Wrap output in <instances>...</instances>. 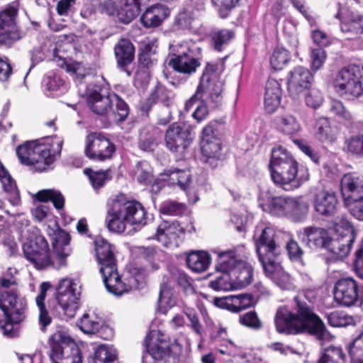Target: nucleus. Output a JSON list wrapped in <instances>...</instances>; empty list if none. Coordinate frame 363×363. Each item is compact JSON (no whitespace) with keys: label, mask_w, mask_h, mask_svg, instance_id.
<instances>
[{"label":"nucleus","mask_w":363,"mask_h":363,"mask_svg":"<svg viewBox=\"0 0 363 363\" xmlns=\"http://www.w3.org/2000/svg\"><path fill=\"white\" fill-rule=\"evenodd\" d=\"M296 313L286 307L279 308L276 313L274 323L279 333H308L322 342H330L334 336L327 330L323 320L312 311L301 296L294 298Z\"/></svg>","instance_id":"f257e3e1"},{"label":"nucleus","mask_w":363,"mask_h":363,"mask_svg":"<svg viewBox=\"0 0 363 363\" xmlns=\"http://www.w3.org/2000/svg\"><path fill=\"white\" fill-rule=\"evenodd\" d=\"M48 233L52 238L53 255H50L48 243L42 235H36L34 240H29L23 244V252L27 260L36 269H43L49 267L60 269L67 264L69 255L68 247L70 236L57 225L48 228Z\"/></svg>","instance_id":"f03ea898"},{"label":"nucleus","mask_w":363,"mask_h":363,"mask_svg":"<svg viewBox=\"0 0 363 363\" xmlns=\"http://www.w3.org/2000/svg\"><path fill=\"white\" fill-rule=\"evenodd\" d=\"M105 221L110 231L121 233L127 224L135 228L146 225L147 213L140 203L119 194L108 200Z\"/></svg>","instance_id":"7ed1b4c3"},{"label":"nucleus","mask_w":363,"mask_h":363,"mask_svg":"<svg viewBox=\"0 0 363 363\" xmlns=\"http://www.w3.org/2000/svg\"><path fill=\"white\" fill-rule=\"evenodd\" d=\"M269 169L274 184L285 191L298 189L309 179L307 169L299 168L296 160L280 146L272 150Z\"/></svg>","instance_id":"20e7f679"},{"label":"nucleus","mask_w":363,"mask_h":363,"mask_svg":"<svg viewBox=\"0 0 363 363\" xmlns=\"http://www.w3.org/2000/svg\"><path fill=\"white\" fill-rule=\"evenodd\" d=\"M63 140L57 137L48 140L45 143L35 140L27 141L16 147V152L20 162L33 165L38 171H43L60 155Z\"/></svg>","instance_id":"39448f33"},{"label":"nucleus","mask_w":363,"mask_h":363,"mask_svg":"<svg viewBox=\"0 0 363 363\" xmlns=\"http://www.w3.org/2000/svg\"><path fill=\"white\" fill-rule=\"evenodd\" d=\"M88 104L91 111L98 115H106L115 121H123L128 114L126 103L116 94H110L108 89L96 85H89L86 90Z\"/></svg>","instance_id":"423d86ee"},{"label":"nucleus","mask_w":363,"mask_h":363,"mask_svg":"<svg viewBox=\"0 0 363 363\" xmlns=\"http://www.w3.org/2000/svg\"><path fill=\"white\" fill-rule=\"evenodd\" d=\"M95 247L99 272L108 291L117 296L128 292L133 286L121 281L111 244L99 238L96 240Z\"/></svg>","instance_id":"0eeeda50"},{"label":"nucleus","mask_w":363,"mask_h":363,"mask_svg":"<svg viewBox=\"0 0 363 363\" xmlns=\"http://www.w3.org/2000/svg\"><path fill=\"white\" fill-rule=\"evenodd\" d=\"M224 69L223 62L207 64L196 93L185 104L186 111H189L199 99L213 103L221 101L223 83L220 75Z\"/></svg>","instance_id":"6e6552de"},{"label":"nucleus","mask_w":363,"mask_h":363,"mask_svg":"<svg viewBox=\"0 0 363 363\" xmlns=\"http://www.w3.org/2000/svg\"><path fill=\"white\" fill-rule=\"evenodd\" d=\"M26 306V301L18 298L16 293L0 297V329L4 336L13 337L17 335L16 325L24 319Z\"/></svg>","instance_id":"1a4fd4ad"},{"label":"nucleus","mask_w":363,"mask_h":363,"mask_svg":"<svg viewBox=\"0 0 363 363\" xmlns=\"http://www.w3.org/2000/svg\"><path fill=\"white\" fill-rule=\"evenodd\" d=\"M345 206L356 219L363 220V177L345 174L340 182Z\"/></svg>","instance_id":"9d476101"},{"label":"nucleus","mask_w":363,"mask_h":363,"mask_svg":"<svg viewBox=\"0 0 363 363\" xmlns=\"http://www.w3.org/2000/svg\"><path fill=\"white\" fill-rule=\"evenodd\" d=\"M50 358L52 363H82V356L67 331L59 330L49 340Z\"/></svg>","instance_id":"9b49d317"},{"label":"nucleus","mask_w":363,"mask_h":363,"mask_svg":"<svg viewBox=\"0 0 363 363\" xmlns=\"http://www.w3.org/2000/svg\"><path fill=\"white\" fill-rule=\"evenodd\" d=\"M334 87L340 96L354 99L363 94V67L350 65L342 69L336 76Z\"/></svg>","instance_id":"f8f14e48"},{"label":"nucleus","mask_w":363,"mask_h":363,"mask_svg":"<svg viewBox=\"0 0 363 363\" xmlns=\"http://www.w3.org/2000/svg\"><path fill=\"white\" fill-rule=\"evenodd\" d=\"M196 50L199 48H191L188 43L172 45L170 52L172 55L169 65L175 71L190 75L195 72L201 62L196 56Z\"/></svg>","instance_id":"ddd939ff"},{"label":"nucleus","mask_w":363,"mask_h":363,"mask_svg":"<svg viewBox=\"0 0 363 363\" xmlns=\"http://www.w3.org/2000/svg\"><path fill=\"white\" fill-rule=\"evenodd\" d=\"M335 237L330 235L326 249L337 257H345L350 251L354 240L353 229L350 223L344 218L335 223Z\"/></svg>","instance_id":"4468645a"},{"label":"nucleus","mask_w":363,"mask_h":363,"mask_svg":"<svg viewBox=\"0 0 363 363\" xmlns=\"http://www.w3.org/2000/svg\"><path fill=\"white\" fill-rule=\"evenodd\" d=\"M335 237L330 235L326 249L337 257H345L350 251L354 240L353 229L350 223L344 218L335 223Z\"/></svg>","instance_id":"2eb2a0df"},{"label":"nucleus","mask_w":363,"mask_h":363,"mask_svg":"<svg viewBox=\"0 0 363 363\" xmlns=\"http://www.w3.org/2000/svg\"><path fill=\"white\" fill-rule=\"evenodd\" d=\"M335 237L330 235L326 249L337 257H345L350 251L354 240L353 229L350 223L344 218L335 223Z\"/></svg>","instance_id":"dca6fc26"},{"label":"nucleus","mask_w":363,"mask_h":363,"mask_svg":"<svg viewBox=\"0 0 363 363\" xmlns=\"http://www.w3.org/2000/svg\"><path fill=\"white\" fill-rule=\"evenodd\" d=\"M80 291L72 279H62L57 289V300L60 308L67 318H73L79 308Z\"/></svg>","instance_id":"f3484780"},{"label":"nucleus","mask_w":363,"mask_h":363,"mask_svg":"<svg viewBox=\"0 0 363 363\" xmlns=\"http://www.w3.org/2000/svg\"><path fill=\"white\" fill-rule=\"evenodd\" d=\"M201 150L203 161L212 167H216L224 157L220 139L210 124L203 129Z\"/></svg>","instance_id":"a211bd4d"},{"label":"nucleus","mask_w":363,"mask_h":363,"mask_svg":"<svg viewBox=\"0 0 363 363\" xmlns=\"http://www.w3.org/2000/svg\"><path fill=\"white\" fill-rule=\"evenodd\" d=\"M114 152V145L102 134L92 133L86 136L84 152L89 159L104 161L110 159Z\"/></svg>","instance_id":"6ab92c4d"},{"label":"nucleus","mask_w":363,"mask_h":363,"mask_svg":"<svg viewBox=\"0 0 363 363\" xmlns=\"http://www.w3.org/2000/svg\"><path fill=\"white\" fill-rule=\"evenodd\" d=\"M217 255L216 270L217 272L232 274L237 267L243 264L248 257V252L243 245L237 246L231 250L221 251L213 250Z\"/></svg>","instance_id":"aec40b11"},{"label":"nucleus","mask_w":363,"mask_h":363,"mask_svg":"<svg viewBox=\"0 0 363 363\" xmlns=\"http://www.w3.org/2000/svg\"><path fill=\"white\" fill-rule=\"evenodd\" d=\"M18 9L9 6L0 13V45L10 46L21 38L16 19Z\"/></svg>","instance_id":"412c9836"},{"label":"nucleus","mask_w":363,"mask_h":363,"mask_svg":"<svg viewBox=\"0 0 363 363\" xmlns=\"http://www.w3.org/2000/svg\"><path fill=\"white\" fill-rule=\"evenodd\" d=\"M165 145L168 150L179 157H182L191 143L190 133L181 125L174 123L171 125L165 133Z\"/></svg>","instance_id":"4be33fe9"},{"label":"nucleus","mask_w":363,"mask_h":363,"mask_svg":"<svg viewBox=\"0 0 363 363\" xmlns=\"http://www.w3.org/2000/svg\"><path fill=\"white\" fill-rule=\"evenodd\" d=\"M313 82V75L308 69L298 66L288 74L287 89L289 96L298 99L303 91L309 89Z\"/></svg>","instance_id":"5701e85b"},{"label":"nucleus","mask_w":363,"mask_h":363,"mask_svg":"<svg viewBox=\"0 0 363 363\" xmlns=\"http://www.w3.org/2000/svg\"><path fill=\"white\" fill-rule=\"evenodd\" d=\"M254 238L258 256L272 255L277 252L279 244L274 228L267 226L260 231L257 229Z\"/></svg>","instance_id":"b1692460"},{"label":"nucleus","mask_w":363,"mask_h":363,"mask_svg":"<svg viewBox=\"0 0 363 363\" xmlns=\"http://www.w3.org/2000/svg\"><path fill=\"white\" fill-rule=\"evenodd\" d=\"M184 233V228L177 221L163 220L157 226L155 238L164 247H177L179 239Z\"/></svg>","instance_id":"393cba45"},{"label":"nucleus","mask_w":363,"mask_h":363,"mask_svg":"<svg viewBox=\"0 0 363 363\" xmlns=\"http://www.w3.org/2000/svg\"><path fill=\"white\" fill-rule=\"evenodd\" d=\"M358 298V288L356 281L352 278L341 279L337 281L334 289V298L337 303L351 306Z\"/></svg>","instance_id":"a878e982"},{"label":"nucleus","mask_w":363,"mask_h":363,"mask_svg":"<svg viewBox=\"0 0 363 363\" xmlns=\"http://www.w3.org/2000/svg\"><path fill=\"white\" fill-rule=\"evenodd\" d=\"M299 240L311 249L326 247L330 238L329 231L318 227L308 226L301 230Z\"/></svg>","instance_id":"bb28decb"},{"label":"nucleus","mask_w":363,"mask_h":363,"mask_svg":"<svg viewBox=\"0 0 363 363\" xmlns=\"http://www.w3.org/2000/svg\"><path fill=\"white\" fill-rule=\"evenodd\" d=\"M282 89L280 83L274 79L267 82L264 96V108L268 113H274L281 104Z\"/></svg>","instance_id":"cd10ccee"},{"label":"nucleus","mask_w":363,"mask_h":363,"mask_svg":"<svg viewBox=\"0 0 363 363\" xmlns=\"http://www.w3.org/2000/svg\"><path fill=\"white\" fill-rule=\"evenodd\" d=\"M146 348L147 352L153 360L152 363H155L154 360L162 359L167 352L169 344L165 340L164 335L159 331H152L148 334L145 339Z\"/></svg>","instance_id":"c85d7f7f"},{"label":"nucleus","mask_w":363,"mask_h":363,"mask_svg":"<svg viewBox=\"0 0 363 363\" xmlns=\"http://www.w3.org/2000/svg\"><path fill=\"white\" fill-rule=\"evenodd\" d=\"M337 204V198L331 191L320 190L315 194L314 209L320 215L328 216L334 214Z\"/></svg>","instance_id":"c756f323"},{"label":"nucleus","mask_w":363,"mask_h":363,"mask_svg":"<svg viewBox=\"0 0 363 363\" xmlns=\"http://www.w3.org/2000/svg\"><path fill=\"white\" fill-rule=\"evenodd\" d=\"M169 13V10L165 6L156 4L148 7L140 20L145 28H155L160 26Z\"/></svg>","instance_id":"7c9ffc66"},{"label":"nucleus","mask_w":363,"mask_h":363,"mask_svg":"<svg viewBox=\"0 0 363 363\" xmlns=\"http://www.w3.org/2000/svg\"><path fill=\"white\" fill-rule=\"evenodd\" d=\"M114 50L118 65L130 76V72L126 69V66L134 59L135 49L133 44L127 39H121L116 45Z\"/></svg>","instance_id":"2f4dec72"},{"label":"nucleus","mask_w":363,"mask_h":363,"mask_svg":"<svg viewBox=\"0 0 363 363\" xmlns=\"http://www.w3.org/2000/svg\"><path fill=\"white\" fill-rule=\"evenodd\" d=\"M338 128L333 125L328 118H319L315 124V135L323 143H333L337 140Z\"/></svg>","instance_id":"473e14b6"},{"label":"nucleus","mask_w":363,"mask_h":363,"mask_svg":"<svg viewBox=\"0 0 363 363\" xmlns=\"http://www.w3.org/2000/svg\"><path fill=\"white\" fill-rule=\"evenodd\" d=\"M140 7V2L139 0H126L120 9H115L113 8L108 9L107 13L109 15L116 13L121 22L128 23L138 15Z\"/></svg>","instance_id":"72a5a7b5"},{"label":"nucleus","mask_w":363,"mask_h":363,"mask_svg":"<svg viewBox=\"0 0 363 363\" xmlns=\"http://www.w3.org/2000/svg\"><path fill=\"white\" fill-rule=\"evenodd\" d=\"M188 267L194 272L201 273L206 271L211 262L209 254L205 251H192L186 257Z\"/></svg>","instance_id":"f704fd0d"},{"label":"nucleus","mask_w":363,"mask_h":363,"mask_svg":"<svg viewBox=\"0 0 363 363\" xmlns=\"http://www.w3.org/2000/svg\"><path fill=\"white\" fill-rule=\"evenodd\" d=\"M235 290L242 289L248 286L252 280L253 270L252 267L247 262L237 267L231 274Z\"/></svg>","instance_id":"c9c22d12"},{"label":"nucleus","mask_w":363,"mask_h":363,"mask_svg":"<svg viewBox=\"0 0 363 363\" xmlns=\"http://www.w3.org/2000/svg\"><path fill=\"white\" fill-rule=\"evenodd\" d=\"M103 326L102 318L93 311L85 313L79 323L82 331L87 334H95Z\"/></svg>","instance_id":"e433bc0d"},{"label":"nucleus","mask_w":363,"mask_h":363,"mask_svg":"<svg viewBox=\"0 0 363 363\" xmlns=\"http://www.w3.org/2000/svg\"><path fill=\"white\" fill-rule=\"evenodd\" d=\"M93 363H118L117 350L110 345H99L94 350Z\"/></svg>","instance_id":"4c0bfd02"},{"label":"nucleus","mask_w":363,"mask_h":363,"mask_svg":"<svg viewBox=\"0 0 363 363\" xmlns=\"http://www.w3.org/2000/svg\"><path fill=\"white\" fill-rule=\"evenodd\" d=\"M278 129L284 134L294 135L301 129L298 119L292 114L286 113L277 118Z\"/></svg>","instance_id":"58836bf2"},{"label":"nucleus","mask_w":363,"mask_h":363,"mask_svg":"<svg viewBox=\"0 0 363 363\" xmlns=\"http://www.w3.org/2000/svg\"><path fill=\"white\" fill-rule=\"evenodd\" d=\"M277 252L272 255H263L262 256H258L265 275L271 280L283 270L277 260Z\"/></svg>","instance_id":"ea45409f"},{"label":"nucleus","mask_w":363,"mask_h":363,"mask_svg":"<svg viewBox=\"0 0 363 363\" xmlns=\"http://www.w3.org/2000/svg\"><path fill=\"white\" fill-rule=\"evenodd\" d=\"M215 278L208 283V286L214 291H228L235 290L233 277L228 272H217Z\"/></svg>","instance_id":"a19ab883"},{"label":"nucleus","mask_w":363,"mask_h":363,"mask_svg":"<svg viewBox=\"0 0 363 363\" xmlns=\"http://www.w3.org/2000/svg\"><path fill=\"white\" fill-rule=\"evenodd\" d=\"M35 198L41 202L52 201L56 209H62L65 205V198L60 191L55 189H43L39 191Z\"/></svg>","instance_id":"79ce46f5"},{"label":"nucleus","mask_w":363,"mask_h":363,"mask_svg":"<svg viewBox=\"0 0 363 363\" xmlns=\"http://www.w3.org/2000/svg\"><path fill=\"white\" fill-rule=\"evenodd\" d=\"M318 363H345V354L341 347L330 346L324 350Z\"/></svg>","instance_id":"37998d69"},{"label":"nucleus","mask_w":363,"mask_h":363,"mask_svg":"<svg viewBox=\"0 0 363 363\" xmlns=\"http://www.w3.org/2000/svg\"><path fill=\"white\" fill-rule=\"evenodd\" d=\"M341 30L357 35L363 33V13H352L347 21L342 22Z\"/></svg>","instance_id":"c03bdc74"},{"label":"nucleus","mask_w":363,"mask_h":363,"mask_svg":"<svg viewBox=\"0 0 363 363\" xmlns=\"http://www.w3.org/2000/svg\"><path fill=\"white\" fill-rule=\"evenodd\" d=\"M165 174L169 179H163L169 181L171 184H177L182 189L185 190L189 186L191 182V175L189 171L176 169L174 171H167Z\"/></svg>","instance_id":"a18cd8bd"},{"label":"nucleus","mask_w":363,"mask_h":363,"mask_svg":"<svg viewBox=\"0 0 363 363\" xmlns=\"http://www.w3.org/2000/svg\"><path fill=\"white\" fill-rule=\"evenodd\" d=\"M288 204L290 206L286 215L293 217L296 220H302L306 216L308 206L299 200L289 198Z\"/></svg>","instance_id":"49530a36"},{"label":"nucleus","mask_w":363,"mask_h":363,"mask_svg":"<svg viewBox=\"0 0 363 363\" xmlns=\"http://www.w3.org/2000/svg\"><path fill=\"white\" fill-rule=\"evenodd\" d=\"M290 54L287 50L279 47L274 49L270 57V64L274 69H281L290 60Z\"/></svg>","instance_id":"de8ad7c7"},{"label":"nucleus","mask_w":363,"mask_h":363,"mask_svg":"<svg viewBox=\"0 0 363 363\" xmlns=\"http://www.w3.org/2000/svg\"><path fill=\"white\" fill-rule=\"evenodd\" d=\"M214 303L217 306L233 313L242 311L239 295L216 298Z\"/></svg>","instance_id":"09e8293b"},{"label":"nucleus","mask_w":363,"mask_h":363,"mask_svg":"<svg viewBox=\"0 0 363 363\" xmlns=\"http://www.w3.org/2000/svg\"><path fill=\"white\" fill-rule=\"evenodd\" d=\"M0 182L4 191L13 196L18 194L16 182L13 179L8 170L0 161Z\"/></svg>","instance_id":"8fccbe9b"},{"label":"nucleus","mask_w":363,"mask_h":363,"mask_svg":"<svg viewBox=\"0 0 363 363\" xmlns=\"http://www.w3.org/2000/svg\"><path fill=\"white\" fill-rule=\"evenodd\" d=\"M185 205L175 201H165L160 207V211L162 214L166 216H179L185 211Z\"/></svg>","instance_id":"3c124183"},{"label":"nucleus","mask_w":363,"mask_h":363,"mask_svg":"<svg viewBox=\"0 0 363 363\" xmlns=\"http://www.w3.org/2000/svg\"><path fill=\"white\" fill-rule=\"evenodd\" d=\"M239 322L241 325L255 330L262 328V323L255 311H249L240 315Z\"/></svg>","instance_id":"603ef678"},{"label":"nucleus","mask_w":363,"mask_h":363,"mask_svg":"<svg viewBox=\"0 0 363 363\" xmlns=\"http://www.w3.org/2000/svg\"><path fill=\"white\" fill-rule=\"evenodd\" d=\"M288 201L289 198L273 197L269 203L271 213L276 216L286 215L287 210L290 208Z\"/></svg>","instance_id":"864d4df0"},{"label":"nucleus","mask_w":363,"mask_h":363,"mask_svg":"<svg viewBox=\"0 0 363 363\" xmlns=\"http://www.w3.org/2000/svg\"><path fill=\"white\" fill-rule=\"evenodd\" d=\"M272 281L282 290L292 291L296 288L294 279L284 269Z\"/></svg>","instance_id":"5fc2aeb1"},{"label":"nucleus","mask_w":363,"mask_h":363,"mask_svg":"<svg viewBox=\"0 0 363 363\" xmlns=\"http://www.w3.org/2000/svg\"><path fill=\"white\" fill-rule=\"evenodd\" d=\"M348 351L352 359L363 361V332L349 345Z\"/></svg>","instance_id":"6e6d98bb"},{"label":"nucleus","mask_w":363,"mask_h":363,"mask_svg":"<svg viewBox=\"0 0 363 363\" xmlns=\"http://www.w3.org/2000/svg\"><path fill=\"white\" fill-rule=\"evenodd\" d=\"M324 98L320 90L317 89H309L305 95V104L307 106L316 109L323 103Z\"/></svg>","instance_id":"4d7b16f0"},{"label":"nucleus","mask_w":363,"mask_h":363,"mask_svg":"<svg viewBox=\"0 0 363 363\" xmlns=\"http://www.w3.org/2000/svg\"><path fill=\"white\" fill-rule=\"evenodd\" d=\"M286 248L291 260L296 262L301 265H303L302 259L303 250L296 241L294 240H290L288 241L286 245Z\"/></svg>","instance_id":"13d9d810"},{"label":"nucleus","mask_w":363,"mask_h":363,"mask_svg":"<svg viewBox=\"0 0 363 363\" xmlns=\"http://www.w3.org/2000/svg\"><path fill=\"white\" fill-rule=\"evenodd\" d=\"M330 111L342 121H349L352 118L351 113L345 108L343 104L340 101L335 100L331 102Z\"/></svg>","instance_id":"bf43d9fd"},{"label":"nucleus","mask_w":363,"mask_h":363,"mask_svg":"<svg viewBox=\"0 0 363 363\" xmlns=\"http://www.w3.org/2000/svg\"><path fill=\"white\" fill-rule=\"evenodd\" d=\"M233 35V33L229 30H221L215 33L213 36L215 49L218 51H220L223 45L227 44Z\"/></svg>","instance_id":"052dcab7"},{"label":"nucleus","mask_w":363,"mask_h":363,"mask_svg":"<svg viewBox=\"0 0 363 363\" xmlns=\"http://www.w3.org/2000/svg\"><path fill=\"white\" fill-rule=\"evenodd\" d=\"M326 59L325 51L322 48H312L311 52V69L314 71L320 69Z\"/></svg>","instance_id":"680f3d73"},{"label":"nucleus","mask_w":363,"mask_h":363,"mask_svg":"<svg viewBox=\"0 0 363 363\" xmlns=\"http://www.w3.org/2000/svg\"><path fill=\"white\" fill-rule=\"evenodd\" d=\"M135 173L138 182L141 184H147L152 177L150 167L145 162H141L138 164Z\"/></svg>","instance_id":"e2e57ef3"},{"label":"nucleus","mask_w":363,"mask_h":363,"mask_svg":"<svg viewBox=\"0 0 363 363\" xmlns=\"http://www.w3.org/2000/svg\"><path fill=\"white\" fill-rule=\"evenodd\" d=\"M85 173L89 175L90 182L94 189L101 187L107 179V172H94L91 169H86Z\"/></svg>","instance_id":"0e129e2a"},{"label":"nucleus","mask_w":363,"mask_h":363,"mask_svg":"<svg viewBox=\"0 0 363 363\" xmlns=\"http://www.w3.org/2000/svg\"><path fill=\"white\" fill-rule=\"evenodd\" d=\"M184 313L190 322V327L197 335H201L202 331V325L200 323L198 314L196 311L191 308H186Z\"/></svg>","instance_id":"69168bd1"},{"label":"nucleus","mask_w":363,"mask_h":363,"mask_svg":"<svg viewBox=\"0 0 363 363\" xmlns=\"http://www.w3.org/2000/svg\"><path fill=\"white\" fill-rule=\"evenodd\" d=\"M153 102H161L167 105L170 99V92L164 87L159 86L152 93L150 99Z\"/></svg>","instance_id":"338daca9"},{"label":"nucleus","mask_w":363,"mask_h":363,"mask_svg":"<svg viewBox=\"0 0 363 363\" xmlns=\"http://www.w3.org/2000/svg\"><path fill=\"white\" fill-rule=\"evenodd\" d=\"M348 149L353 153L363 155V133L353 136L350 139Z\"/></svg>","instance_id":"774afa93"}]
</instances>
